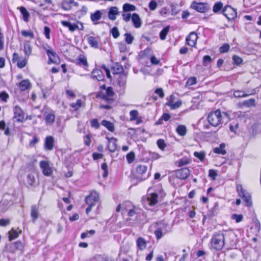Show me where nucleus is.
<instances>
[{"instance_id":"1","label":"nucleus","mask_w":261,"mask_h":261,"mask_svg":"<svg viewBox=\"0 0 261 261\" xmlns=\"http://www.w3.org/2000/svg\"><path fill=\"white\" fill-rule=\"evenodd\" d=\"M223 116L227 117L226 113L222 114L220 110H217L215 111L210 112L207 116L208 123L213 126L216 127L223 122Z\"/></svg>"},{"instance_id":"2","label":"nucleus","mask_w":261,"mask_h":261,"mask_svg":"<svg viewBox=\"0 0 261 261\" xmlns=\"http://www.w3.org/2000/svg\"><path fill=\"white\" fill-rule=\"evenodd\" d=\"M211 246L216 250H221L224 246L225 235L222 233H215L211 241Z\"/></svg>"},{"instance_id":"3","label":"nucleus","mask_w":261,"mask_h":261,"mask_svg":"<svg viewBox=\"0 0 261 261\" xmlns=\"http://www.w3.org/2000/svg\"><path fill=\"white\" fill-rule=\"evenodd\" d=\"M114 92L112 87H108L105 91L97 92L96 94V97L103 100L107 103L111 104L114 102Z\"/></svg>"},{"instance_id":"4","label":"nucleus","mask_w":261,"mask_h":261,"mask_svg":"<svg viewBox=\"0 0 261 261\" xmlns=\"http://www.w3.org/2000/svg\"><path fill=\"white\" fill-rule=\"evenodd\" d=\"M156 228L154 234L157 240H160L165 234L169 232V227L167 223L161 221L156 223Z\"/></svg>"},{"instance_id":"5","label":"nucleus","mask_w":261,"mask_h":261,"mask_svg":"<svg viewBox=\"0 0 261 261\" xmlns=\"http://www.w3.org/2000/svg\"><path fill=\"white\" fill-rule=\"evenodd\" d=\"M239 195L243 199L247 206L250 207L252 205L251 195L245 190L241 185H238L237 187Z\"/></svg>"},{"instance_id":"6","label":"nucleus","mask_w":261,"mask_h":261,"mask_svg":"<svg viewBox=\"0 0 261 261\" xmlns=\"http://www.w3.org/2000/svg\"><path fill=\"white\" fill-rule=\"evenodd\" d=\"M43 48L45 50L48 57V63H58L59 61V58L56 52L47 45L44 46Z\"/></svg>"},{"instance_id":"7","label":"nucleus","mask_w":261,"mask_h":261,"mask_svg":"<svg viewBox=\"0 0 261 261\" xmlns=\"http://www.w3.org/2000/svg\"><path fill=\"white\" fill-rule=\"evenodd\" d=\"M222 14L228 20H234L237 16L236 10L230 6H226L223 9Z\"/></svg>"},{"instance_id":"8","label":"nucleus","mask_w":261,"mask_h":261,"mask_svg":"<svg viewBox=\"0 0 261 261\" xmlns=\"http://www.w3.org/2000/svg\"><path fill=\"white\" fill-rule=\"evenodd\" d=\"M99 199V195L96 191H92L86 197L85 202L87 204L95 205Z\"/></svg>"},{"instance_id":"9","label":"nucleus","mask_w":261,"mask_h":261,"mask_svg":"<svg viewBox=\"0 0 261 261\" xmlns=\"http://www.w3.org/2000/svg\"><path fill=\"white\" fill-rule=\"evenodd\" d=\"M25 184L28 188H35L38 185V181L36 180L34 174L31 173L27 176Z\"/></svg>"},{"instance_id":"10","label":"nucleus","mask_w":261,"mask_h":261,"mask_svg":"<svg viewBox=\"0 0 261 261\" xmlns=\"http://www.w3.org/2000/svg\"><path fill=\"white\" fill-rule=\"evenodd\" d=\"M127 77V73H122L118 74L117 77V84L123 91L126 87Z\"/></svg>"},{"instance_id":"11","label":"nucleus","mask_w":261,"mask_h":261,"mask_svg":"<svg viewBox=\"0 0 261 261\" xmlns=\"http://www.w3.org/2000/svg\"><path fill=\"white\" fill-rule=\"evenodd\" d=\"M40 166L44 175L49 176L52 174L53 170L52 168L50 167L49 164L47 161H41L40 162Z\"/></svg>"},{"instance_id":"12","label":"nucleus","mask_w":261,"mask_h":261,"mask_svg":"<svg viewBox=\"0 0 261 261\" xmlns=\"http://www.w3.org/2000/svg\"><path fill=\"white\" fill-rule=\"evenodd\" d=\"M175 176L180 180L186 179L190 175V171L187 168H183L173 172Z\"/></svg>"},{"instance_id":"13","label":"nucleus","mask_w":261,"mask_h":261,"mask_svg":"<svg viewBox=\"0 0 261 261\" xmlns=\"http://www.w3.org/2000/svg\"><path fill=\"white\" fill-rule=\"evenodd\" d=\"M23 244L20 241H16L14 243H11L7 245V250L12 253H14L16 250H21L23 248Z\"/></svg>"},{"instance_id":"14","label":"nucleus","mask_w":261,"mask_h":261,"mask_svg":"<svg viewBox=\"0 0 261 261\" xmlns=\"http://www.w3.org/2000/svg\"><path fill=\"white\" fill-rule=\"evenodd\" d=\"M75 64L76 65L83 67L85 70H88L89 65L87 58L84 55H80L76 59Z\"/></svg>"},{"instance_id":"15","label":"nucleus","mask_w":261,"mask_h":261,"mask_svg":"<svg viewBox=\"0 0 261 261\" xmlns=\"http://www.w3.org/2000/svg\"><path fill=\"white\" fill-rule=\"evenodd\" d=\"M14 117L17 121L22 122L24 119V114L20 107L15 106L14 108Z\"/></svg>"},{"instance_id":"16","label":"nucleus","mask_w":261,"mask_h":261,"mask_svg":"<svg viewBox=\"0 0 261 261\" xmlns=\"http://www.w3.org/2000/svg\"><path fill=\"white\" fill-rule=\"evenodd\" d=\"M106 138L109 141V144H108L109 150L111 152H114L117 150V139L114 137L109 138L107 137Z\"/></svg>"},{"instance_id":"17","label":"nucleus","mask_w":261,"mask_h":261,"mask_svg":"<svg viewBox=\"0 0 261 261\" xmlns=\"http://www.w3.org/2000/svg\"><path fill=\"white\" fill-rule=\"evenodd\" d=\"M102 15V13L101 10H96L93 13H91L90 19L93 22V24H97L99 23L98 22L99 20Z\"/></svg>"},{"instance_id":"18","label":"nucleus","mask_w":261,"mask_h":261,"mask_svg":"<svg viewBox=\"0 0 261 261\" xmlns=\"http://www.w3.org/2000/svg\"><path fill=\"white\" fill-rule=\"evenodd\" d=\"M147 167L144 165H139L136 167V172L138 174L144 175V177H142L143 180L147 179L149 177V174L145 175L147 171Z\"/></svg>"},{"instance_id":"19","label":"nucleus","mask_w":261,"mask_h":261,"mask_svg":"<svg viewBox=\"0 0 261 261\" xmlns=\"http://www.w3.org/2000/svg\"><path fill=\"white\" fill-rule=\"evenodd\" d=\"M91 77L98 81H102L104 79V75L100 69H95L91 72Z\"/></svg>"},{"instance_id":"20","label":"nucleus","mask_w":261,"mask_h":261,"mask_svg":"<svg viewBox=\"0 0 261 261\" xmlns=\"http://www.w3.org/2000/svg\"><path fill=\"white\" fill-rule=\"evenodd\" d=\"M54 139L52 136L46 137L44 143V148L47 150H51L54 148Z\"/></svg>"},{"instance_id":"21","label":"nucleus","mask_w":261,"mask_h":261,"mask_svg":"<svg viewBox=\"0 0 261 261\" xmlns=\"http://www.w3.org/2000/svg\"><path fill=\"white\" fill-rule=\"evenodd\" d=\"M187 44L191 46H196V32H191L186 38Z\"/></svg>"},{"instance_id":"22","label":"nucleus","mask_w":261,"mask_h":261,"mask_svg":"<svg viewBox=\"0 0 261 261\" xmlns=\"http://www.w3.org/2000/svg\"><path fill=\"white\" fill-rule=\"evenodd\" d=\"M118 8L117 7H112L108 12V17L111 20H115L116 19V15L119 14Z\"/></svg>"},{"instance_id":"23","label":"nucleus","mask_w":261,"mask_h":261,"mask_svg":"<svg viewBox=\"0 0 261 261\" xmlns=\"http://www.w3.org/2000/svg\"><path fill=\"white\" fill-rule=\"evenodd\" d=\"M180 180L179 178L175 176V174L174 172H172L169 176V182L174 187L180 186Z\"/></svg>"},{"instance_id":"24","label":"nucleus","mask_w":261,"mask_h":261,"mask_svg":"<svg viewBox=\"0 0 261 261\" xmlns=\"http://www.w3.org/2000/svg\"><path fill=\"white\" fill-rule=\"evenodd\" d=\"M210 9V7L207 3H197V12L200 13H205Z\"/></svg>"},{"instance_id":"25","label":"nucleus","mask_w":261,"mask_h":261,"mask_svg":"<svg viewBox=\"0 0 261 261\" xmlns=\"http://www.w3.org/2000/svg\"><path fill=\"white\" fill-rule=\"evenodd\" d=\"M147 199L150 205H154L158 202V195L155 193H150L148 194Z\"/></svg>"},{"instance_id":"26","label":"nucleus","mask_w":261,"mask_h":261,"mask_svg":"<svg viewBox=\"0 0 261 261\" xmlns=\"http://www.w3.org/2000/svg\"><path fill=\"white\" fill-rule=\"evenodd\" d=\"M87 41L90 46L94 48H98L99 47V43L97 39L93 36H89L87 38Z\"/></svg>"},{"instance_id":"27","label":"nucleus","mask_w":261,"mask_h":261,"mask_svg":"<svg viewBox=\"0 0 261 261\" xmlns=\"http://www.w3.org/2000/svg\"><path fill=\"white\" fill-rule=\"evenodd\" d=\"M132 20L133 22L134 25L136 28H139L141 25V21L139 15L137 13H133L132 17Z\"/></svg>"},{"instance_id":"28","label":"nucleus","mask_w":261,"mask_h":261,"mask_svg":"<svg viewBox=\"0 0 261 261\" xmlns=\"http://www.w3.org/2000/svg\"><path fill=\"white\" fill-rule=\"evenodd\" d=\"M73 3H74V0H63L61 3V8L65 11L70 10Z\"/></svg>"},{"instance_id":"29","label":"nucleus","mask_w":261,"mask_h":261,"mask_svg":"<svg viewBox=\"0 0 261 261\" xmlns=\"http://www.w3.org/2000/svg\"><path fill=\"white\" fill-rule=\"evenodd\" d=\"M61 23L64 27H67L69 29V31L71 32H73L77 30V23L72 24L68 21L63 20L61 21Z\"/></svg>"},{"instance_id":"30","label":"nucleus","mask_w":261,"mask_h":261,"mask_svg":"<svg viewBox=\"0 0 261 261\" xmlns=\"http://www.w3.org/2000/svg\"><path fill=\"white\" fill-rule=\"evenodd\" d=\"M55 119V115L54 112L47 113L45 115V120L46 124H53Z\"/></svg>"},{"instance_id":"31","label":"nucleus","mask_w":261,"mask_h":261,"mask_svg":"<svg viewBox=\"0 0 261 261\" xmlns=\"http://www.w3.org/2000/svg\"><path fill=\"white\" fill-rule=\"evenodd\" d=\"M31 86V83L29 80H22L19 85V87L21 91L28 89Z\"/></svg>"},{"instance_id":"32","label":"nucleus","mask_w":261,"mask_h":261,"mask_svg":"<svg viewBox=\"0 0 261 261\" xmlns=\"http://www.w3.org/2000/svg\"><path fill=\"white\" fill-rule=\"evenodd\" d=\"M225 147V144L221 143L219 147H215L213 149V152L217 154L225 155L226 153V151L224 149Z\"/></svg>"},{"instance_id":"33","label":"nucleus","mask_w":261,"mask_h":261,"mask_svg":"<svg viewBox=\"0 0 261 261\" xmlns=\"http://www.w3.org/2000/svg\"><path fill=\"white\" fill-rule=\"evenodd\" d=\"M137 245L140 250H143L146 247V242L143 238L139 237L137 240Z\"/></svg>"},{"instance_id":"34","label":"nucleus","mask_w":261,"mask_h":261,"mask_svg":"<svg viewBox=\"0 0 261 261\" xmlns=\"http://www.w3.org/2000/svg\"><path fill=\"white\" fill-rule=\"evenodd\" d=\"M101 124L111 132H113L115 130L114 124L110 121L103 120L101 121Z\"/></svg>"},{"instance_id":"35","label":"nucleus","mask_w":261,"mask_h":261,"mask_svg":"<svg viewBox=\"0 0 261 261\" xmlns=\"http://www.w3.org/2000/svg\"><path fill=\"white\" fill-rule=\"evenodd\" d=\"M31 216L34 222L38 218V210L36 205H32L31 206Z\"/></svg>"},{"instance_id":"36","label":"nucleus","mask_w":261,"mask_h":261,"mask_svg":"<svg viewBox=\"0 0 261 261\" xmlns=\"http://www.w3.org/2000/svg\"><path fill=\"white\" fill-rule=\"evenodd\" d=\"M19 9L21 14L23 16V19L24 21L28 22L30 17V13L24 7H20Z\"/></svg>"},{"instance_id":"37","label":"nucleus","mask_w":261,"mask_h":261,"mask_svg":"<svg viewBox=\"0 0 261 261\" xmlns=\"http://www.w3.org/2000/svg\"><path fill=\"white\" fill-rule=\"evenodd\" d=\"M255 93V90H252V92L250 94H245L244 92L242 91H235L233 92V95L235 97L240 98V97H245L249 96V95H252L254 94Z\"/></svg>"},{"instance_id":"38","label":"nucleus","mask_w":261,"mask_h":261,"mask_svg":"<svg viewBox=\"0 0 261 261\" xmlns=\"http://www.w3.org/2000/svg\"><path fill=\"white\" fill-rule=\"evenodd\" d=\"M176 131L179 136H184L186 134L187 128L185 125H179L177 127Z\"/></svg>"},{"instance_id":"39","label":"nucleus","mask_w":261,"mask_h":261,"mask_svg":"<svg viewBox=\"0 0 261 261\" xmlns=\"http://www.w3.org/2000/svg\"><path fill=\"white\" fill-rule=\"evenodd\" d=\"M170 26H167L163 28V29L160 33V38L162 40H164L166 39V36L169 32Z\"/></svg>"},{"instance_id":"40","label":"nucleus","mask_w":261,"mask_h":261,"mask_svg":"<svg viewBox=\"0 0 261 261\" xmlns=\"http://www.w3.org/2000/svg\"><path fill=\"white\" fill-rule=\"evenodd\" d=\"M123 10L124 12H129V11H134L136 10V7L133 5L128 3L124 4L123 6Z\"/></svg>"},{"instance_id":"41","label":"nucleus","mask_w":261,"mask_h":261,"mask_svg":"<svg viewBox=\"0 0 261 261\" xmlns=\"http://www.w3.org/2000/svg\"><path fill=\"white\" fill-rule=\"evenodd\" d=\"M146 154H148V159L152 161L159 159L161 157L159 153L154 152L148 151Z\"/></svg>"},{"instance_id":"42","label":"nucleus","mask_w":261,"mask_h":261,"mask_svg":"<svg viewBox=\"0 0 261 261\" xmlns=\"http://www.w3.org/2000/svg\"><path fill=\"white\" fill-rule=\"evenodd\" d=\"M223 6V4L220 2L216 3L213 6V12L215 13L219 12L222 9Z\"/></svg>"},{"instance_id":"43","label":"nucleus","mask_w":261,"mask_h":261,"mask_svg":"<svg viewBox=\"0 0 261 261\" xmlns=\"http://www.w3.org/2000/svg\"><path fill=\"white\" fill-rule=\"evenodd\" d=\"M9 241L14 240L19 236V233L17 232V231L14 229H12L10 231H9Z\"/></svg>"},{"instance_id":"44","label":"nucleus","mask_w":261,"mask_h":261,"mask_svg":"<svg viewBox=\"0 0 261 261\" xmlns=\"http://www.w3.org/2000/svg\"><path fill=\"white\" fill-rule=\"evenodd\" d=\"M82 101L81 99H79L75 102L72 103L70 105L71 107L74 108V110H79L82 107Z\"/></svg>"},{"instance_id":"45","label":"nucleus","mask_w":261,"mask_h":261,"mask_svg":"<svg viewBox=\"0 0 261 261\" xmlns=\"http://www.w3.org/2000/svg\"><path fill=\"white\" fill-rule=\"evenodd\" d=\"M24 52L25 56L28 57V58L31 55L32 47L29 44H25L24 45Z\"/></svg>"},{"instance_id":"46","label":"nucleus","mask_w":261,"mask_h":261,"mask_svg":"<svg viewBox=\"0 0 261 261\" xmlns=\"http://www.w3.org/2000/svg\"><path fill=\"white\" fill-rule=\"evenodd\" d=\"M114 69L115 72L114 73H116L118 75L119 74L123 73L122 72L123 71V68L121 65L118 64H117L115 65V66L114 67Z\"/></svg>"},{"instance_id":"47","label":"nucleus","mask_w":261,"mask_h":261,"mask_svg":"<svg viewBox=\"0 0 261 261\" xmlns=\"http://www.w3.org/2000/svg\"><path fill=\"white\" fill-rule=\"evenodd\" d=\"M129 115L130 121L136 120L138 116V112L137 110H132L129 112Z\"/></svg>"},{"instance_id":"48","label":"nucleus","mask_w":261,"mask_h":261,"mask_svg":"<svg viewBox=\"0 0 261 261\" xmlns=\"http://www.w3.org/2000/svg\"><path fill=\"white\" fill-rule=\"evenodd\" d=\"M124 36L125 37V40L126 42L129 44L132 43L134 40V37L130 33H125Z\"/></svg>"},{"instance_id":"49","label":"nucleus","mask_w":261,"mask_h":261,"mask_svg":"<svg viewBox=\"0 0 261 261\" xmlns=\"http://www.w3.org/2000/svg\"><path fill=\"white\" fill-rule=\"evenodd\" d=\"M135 155L134 152L131 151L127 154L126 156V160L128 163H132L135 159Z\"/></svg>"},{"instance_id":"50","label":"nucleus","mask_w":261,"mask_h":261,"mask_svg":"<svg viewBox=\"0 0 261 261\" xmlns=\"http://www.w3.org/2000/svg\"><path fill=\"white\" fill-rule=\"evenodd\" d=\"M91 261H108L107 257H105L101 255H96L91 259Z\"/></svg>"},{"instance_id":"51","label":"nucleus","mask_w":261,"mask_h":261,"mask_svg":"<svg viewBox=\"0 0 261 261\" xmlns=\"http://www.w3.org/2000/svg\"><path fill=\"white\" fill-rule=\"evenodd\" d=\"M189 163V159L187 158H182L178 161V166L179 167L183 166Z\"/></svg>"},{"instance_id":"52","label":"nucleus","mask_w":261,"mask_h":261,"mask_svg":"<svg viewBox=\"0 0 261 261\" xmlns=\"http://www.w3.org/2000/svg\"><path fill=\"white\" fill-rule=\"evenodd\" d=\"M231 218L233 220H235V221L237 223H239L242 221L243 216L241 214L239 215V214H234L231 216Z\"/></svg>"},{"instance_id":"53","label":"nucleus","mask_w":261,"mask_h":261,"mask_svg":"<svg viewBox=\"0 0 261 261\" xmlns=\"http://www.w3.org/2000/svg\"><path fill=\"white\" fill-rule=\"evenodd\" d=\"M229 45L227 43H225L219 48V51L221 53H227L229 50Z\"/></svg>"},{"instance_id":"54","label":"nucleus","mask_w":261,"mask_h":261,"mask_svg":"<svg viewBox=\"0 0 261 261\" xmlns=\"http://www.w3.org/2000/svg\"><path fill=\"white\" fill-rule=\"evenodd\" d=\"M111 33L113 37L115 39L117 38L120 35L119 30L117 27L113 28L112 29V30H111Z\"/></svg>"},{"instance_id":"55","label":"nucleus","mask_w":261,"mask_h":261,"mask_svg":"<svg viewBox=\"0 0 261 261\" xmlns=\"http://www.w3.org/2000/svg\"><path fill=\"white\" fill-rule=\"evenodd\" d=\"M28 59V58H24L21 60L18 61L17 64V66L20 68H23L24 66H25V65L27 64Z\"/></svg>"},{"instance_id":"56","label":"nucleus","mask_w":261,"mask_h":261,"mask_svg":"<svg viewBox=\"0 0 261 261\" xmlns=\"http://www.w3.org/2000/svg\"><path fill=\"white\" fill-rule=\"evenodd\" d=\"M212 61L211 57L208 55L204 56L203 58V65L207 66Z\"/></svg>"},{"instance_id":"57","label":"nucleus","mask_w":261,"mask_h":261,"mask_svg":"<svg viewBox=\"0 0 261 261\" xmlns=\"http://www.w3.org/2000/svg\"><path fill=\"white\" fill-rule=\"evenodd\" d=\"M182 104V101L180 100H178L175 103H172L171 105H170L171 109L174 110L179 108Z\"/></svg>"},{"instance_id":"58","label":"nucleus","mask_w":261,"mask_h":261,"mask_svg":"<svg viewBox=\"0 0 261 261\" xmlns=\"http://www.w3.org/2000/svg\"><path fill=\"white\" fill-rule=\"evenodd\" d=\"M157 3L154 0H151L149 3L148 7L151 11H154L157 8Z\"/></svg>"},{"instance_id":"59","label":"nucleus","mask_w":261,"mask_h":261,"mask_svg":"<svg viewBox=\"0 0 261 261\" xmlns=\"http://www.w3.org/2000/svg\"><path fill=\"white\" fill-rule=\"evenodd\" d=\"M232 60L234 63L238 65L241 64L243 62L242 59L237 55H233L232 57Z\"/></svg>"},{"instance_id":"60","label":"nucleus","mask_w":261,"mask_h":261,"mask_svg":"<svg viewBox=\"0 0 261 261\" xmlns=\"http://www.w3.org/2000/svg\"><path fill=\"white\" fill-rule=\"evenodd\" d=\"M206 252L203 250H198L197 251V257H202V259L200 261H205V255H206Z\"/></svg>"},{"instance_id":"61","label":"nucleus","mask_w":261,"mask_h":261,"mask_svg":"<svg viewBox=\"0 0 261 261\" xmlns=\"http://www.w3.org/2000/svg\"><path fill=\"white\" fill-rule=\"evenodd\" d=\"M39 138L36 136H33V139L30 141L29 145L31 147H34L39 142Z\"/></svg>"},{"instance_id":"62","label":"nucleus","mask_w":261,"mask_h":261,"mask_svg":"<svg viewBox=\"0 0 261 261\" xmlns=\"http://www.w3.org/2000/svg\"><path fill=\"white\" fill-rule=\"evenodd\" d=\"M157 145L159 148L162 150H164L166 147V144L163 139H159L157 141Z\"/></svg>"},{"instance_id":"63","label":"nucleus","mask_w":261,"mask_h":261,"mask_svg":"<svg viewBox=\"0 0 261 261\" xmlns=\"http://www.w3.org/2000/svg\"><path fill=\"white\" fill-rule=\"evenodd\" d=\"M244 104V105L248 107L251 106H254L255 105V99L253 98H251L248 100L245 101Z\"/></svg>"},{"instance_id":"64","label":"nucleus","mask_w":261,"mask_h":261,"mask_svg":"<svg viewBox=\"0 0 261 261\" xmlns=\"http://www.w3.org/2000/svg\"><path fill=\"white\" fill-rule=\"evenodd\" d=\"M91 127H94L96 129L99 128L100 125L97 119H93L90 121Z\"/></svg>"}]
</instances>
